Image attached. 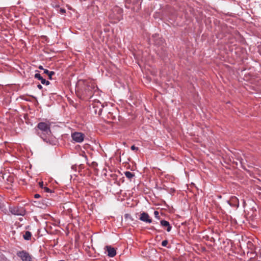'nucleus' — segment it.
<instances>
[{"instance_id":"nucleus-1","label":"nucleus","mask_w":261,"mask_h":261,"mask_svg":"<svg viewBox=\"0 0 261 261\" xmlns=\"http://www.w3.org/2000/svg\"><path fill=\"white\" fill-rule=\"evenodd\" d=\"M97 87L94 82L85 80H78L75 87L77 96L83 100L91 98Z\"/></svg>"},{"instance_id":"nucleus-2","label":"nucleus","mask_w":261,"mask_h":261,"mask_svg":"<svg viewBox=\"0 0 261 261\" xmlns=\"http://www.w3.org/2000/svg\"><path fill=\"white\" fill-rule=\"evenodd\" d=\"M50 122L46 120L38 123L35 128L36 134L39 136L45 142L49 144H55V139L51 136L50 130Z\"/></svg>"},{"instance_id":"nucleus-3","label":"nucleus","mask_w":261,"mask_h":261,"mask_svg":"<svg viewBox=\"0 0 261 261\" xmlns=\"http://www.w3.org/2000/svg\"><path fill=\"white\" fill-rule=\"evenodd\" d=\"M142 0H125V7L133 12H138L141 8Z\"/></svg>"},{"instance_id":"nucleus-4","label":"nucleus","mask_w":261,"mask_h":261,"mask_svg":"<svg viewBox=\"0 0 261 261\" xmlns=\"http://www.w3.org/2000/svg\"><path fill=\"white\" fill-rule=\"evenodd\" d=\"M123 9L118 6L114 7L112 10L110 17L114 21H119L123 18Z\"/></svg>"},{"instance_id":"nucleus-5","label":"nucleus","mask_w":261,"mask_h":261,"mask_svg":"<svg viewBox=\"0 0 261 261\" xmlns=\"http://www.w3.org/2000/svg\"><path fill=\"white\" fill-rule=\"evenodd\" d=\"M9 211L14 215L24 216L26 214V210L24 206L16 205L9 207Z\"/></svg>"},{"instance_id":"nucleus-6","label":"nucleus","mask_w":261,"mask_h":261,"mask_svg":"<svg viewBox=\"0 0 261 261\" xmlns=\"http://www.w3.org/2000/svg\"><path fill=\"white\" fill-rule=\"evenodd\" d=\"M104 106L99 101H94L92 103V111L95 114L100 116L101 114Z\"/></svg>"},{"instance_id":"nucleus-7","label":"nucleus","mask_w":261,"mask_h":261,"mask_svg":"<svg viewBox=\"0 0 261 261\" xmlns=\"http://www.w3.org/2000/svg\"><path fill=\"white\" fill-rule=\"evenodd\" d=\"M16 255L22 260V261H33V257L32 255L25 250L17 251Z\"/></svg>"},{"instance_id":"nucleus-8","label":"nucleus","mask_w":261,"mask_h":261,"mask_svg":"<svg viewBox=\"0 0 261 261\" xmlns=\"http://www.w3.org/2000/svg\"><path fill=\"white\" fill-rule=\"evenodd\" d=\"M72 139L77 143H81L84 141L85 135L82 133L74 132L71 134Z\"/></svg>"},{"instance_id":"nucleus-9","label":"nucleus","mask_w":261,"mask_h":261,"mask_svg":"<svg viewBox=\"0 0 261 261\" xmlns=\"http://www.w3.org/2000/svg\"><path fill=\"white\" fill-rule=\"evenodd\" d=\"M227 202L231 206L236 208H237L239 206V199L234 196H231L230 199L227 200Z\"/></svg>"},{"instance_id":"nucleus-10","label":"nucleus","mask_w":261,"mask_h":261,"mask_svg":"<svg viewBox=\"0 0 261 261\" xmlns=\"http://www.w3.org/2000/svg\"><path fill=\"white\" fill-rule=\"evenodd\" d=\"M139 219L147 223H150L152 222V219L150 218L148 214L144 212L140 214Z\"/></svg>"},{"instance_id":"nucleus-11","label":"nucleus","mask_w":261,"mask_h":261,"mask_svg":"<svg viewBox=\"0 0 261 261\" xmlns=\"http://www.w3.org/2000/svg\"><path fill=\"white\" fill-rule=\"evenodd\" d=\"M105 250L108 252L107 255L110 257H113L116 255V249L111 246L107 245L105 246Z\"/></svg>"},{"instance_id":"nucleus-12","label":"nucleus","mask_w":261,"mask_h":261,"mask_svg":"<svg viewBox=\"0 0 261 261\" xmlns=\"http://www.w3.org/2000/svg\"><path fill=\"white\" fill-rule=\"evenodd\" d=\"M34 77L40 81L42 84L48 85L50 84V82L48 81H46L38 73H36L35 74Z\"/></svg>"},{"instance_id":"nucleus-13","label":"nucleus","mask_w":261,"mask_h":261,"mask_svg":"<svg viewBox=\"0 0 261 261\" xmlns=\"http://www.w3.org/2000/svg\"><path fill=\"white\" fill-rule=\"evenodd\" d=\"M160 223L163 227L166 228V230L168 232H170L171 230L172 226L170 225L168 221L165 220H162L161 221Z\"/></svg>"},{"instance_id":"nucleus-14","label":"nucleus","mask_w":261,"mask_h":261,"mask_svg":"<svg viewBox=\"0 0 261 261\" xmlns=\"http://www.w3.org/2000/svg\"><path fill=\"white\" fill-rule=\"evenodd\" d=\"M32 233L29 231H26L23 235V238L25 240H30L32 237Z\"/></svg>"},{"instance_id":"nucleus-15","label":"nucleus","mask_w":261,"mask_h":261,"mask_svg":"<svg viewBox=\"0 0 261 261\" xmlns=\"http://www.w3.org/2000/svg\"><path fill=\"white\" fill-rule=\"evenodd\" d=\"M44 73H45L46 74H47L48 76L49 79L51 80L52 76L53 75H55V72L53 71H50L48 70L47 69H44Z\"/></svg>"},{"instance_id":"nucleus-16","label":"nucleus","mask_w":261,"mask_h":261,"mask_svg":"<svg viewBox=\"0 0 261 261\" xmlns=\"http://www.w3.org/2000/svg\"><path fill=\"white\" fill-rule=\"evenodd\" d=\"M125 176L129 180L135 176V174L130 172V171H125L124 172Z\"/></svg>"},{"instance_id":"nucleus-17","label":"nucleus","mask_w":261,"mask_h":261,"mask_svg":"<svg viewBox=\"0 0 261 261\" xmlns=\"http://www.w3.org/2000/svg\"><path fill=\"white\" fill-rule=\"evenodd\" d=\"M14 178L12 176L9 175L7 178V184L10 186L13 182Z\"/></svg>"},{"instance_id":"nucleus-18","label":"nucleus","mask_w":261,"mask_h":261,"mask_svg":"<svg viewBox=\"0 0 261 261\" xmlns=\"http://www.w3.org/2000/svg\"><path fill=\"white\" fill-rule=\"evenodd\" d=\"M168 244V241L167 240H164L162 242V246H163V247H167L168 248H169L170 247V246H167Z\"/></svg>"},{"instance_id":"nucleus-19","label":"nucleus","mask_w":261,"mask_h":261,"mask_svg":"<svg viewBox=\"0 0 261 261\" xmlns=\"http://www.w3.org/2000/svg\"><path fill=\"white\" fill-rule=\"evenodd\" d=\"M59 12L62 14H64L66 13V10L64 8H60Z\"/></svg>"},{"instance_id":"nucleus-20","label":"nucleus","mask_w":261,"mask_h":261,"mask_svg":"<svg viewBox=\"0 0 261 261\" xmlns=\"http://www.w3.org/2000/svg\"><path fill=\"white\" fill-rule=\"evenodd\" d=\"M130 148L132 150H134V151H138L139 150V148L135 146L134 145H132L131 146Z\"/></svg>"},{"instance_id":"nucleus-21","label":"nucleus","mask_w":261,"mask_h":261,"mask_svg":"<svg viewBox=\"0 0 261 261\" xmlns=\"http://www.w3.org/2000/svg\"><path fill=\"white\" fill-rule=\"evenodd\" d=\"M154 215L155 218L159 219V213L157 211L154 212Z\"/></svg>"},{"instance_id":"nucleus-22","label":"nucleus","mask_w":261,"mask_h":261,"mask_svg":"<svg viewBox=\"0 0 261 261\" xmlns=\"http://www.w3.org/2000/svg\"><path fill=\"white\" fill-rule=\"evenodd\" d=\"M44 191L47 193H51V190L47 187H45L44 188Z\"/></svg>"},{"instance_id":"nucleus-23","label":"nucleus","mask_w":261,"mask_h":261,"mask_svg":"<svg viewBox=\"0 0 261 261\" xmlns=\"http://www.w3.org/2000/svg\"><path fill=\"white\" fill-rule=\"evenodd\" d=\"M4 178H5V177H4L3 174L2 172H1L0 173V181H2V179H4Z\"/></svg>"},{"instance_id":"nucleus-24","label":"nucleus","mask_w":261,"mask_h":261,"mask_svg":"<svg viewBox=\"0 0 261 261\" xmlns=\"http://www.w3.org/2000/svg\"><path fill=\"white\" fill-rule=\"evenodd\" d=\"M39 186H40V188H41L42 189H44V187H43V181L39 182Z\"/></svg>"},{"instance_id":"nucleus-25","label":"nucleus","mask_w":261,"mask_h":261,"mask_svg":"<svg viewBox=\"0 0 261 261\" xmlns=\"http://www.w3.org/2000/svg\"><path fill=\"white\" fill-rule=\"evenodd\" d=\"M37 88H38L39 89H40V90H41V89L43 88V87H42V85H41L40 84H38V85H37Z\"/></svg>"},{"instance_id":"nucleus-26","label":"nucleus","mask_w":261,"mask_h":261,"mask_svg":"<svg viewBox=\"0 0 261 261\" xmlns=\"http://www.w3.org/2000/svg\"><path fill=\"white\" fill-rule=\"evenodd\" d=\"M40 197V195L38 194H36L35 195H34V197L35 198H39Z\"/></svg>"},{"instance_id":"nucleus-27","label":"nucleus","mask_w":261,"mask_h":261,"mask_svg":"<svg viewBox=\"0 0 261 261\" xmlns=\"http://www.w3.org/2000/svg\"><path fill=\"white\" fill-rule=\"evenodd\" d=\"M71 168L74 170H76V166L75 165H73L72 166Z\"/></svg>"},{"instance_id":"nucleus-28","label":"nucleus","mask_w":261,"mask_h":261,"mask_svg":"<svg viewBox=\"0 0 261 261\" xmlns=\"http://www.w3.org/2000/svg\"><path fill=\"white\" fill-rule=\"evenodd\" d=\"M39 69H41V70H44V69L43 68V66H41V65L39 66Z\"/></svg>"},{"instance_id":"nucleus-29","label":"nucleus","mask_w":261,"mask_h":261,"mask_svg":"<svg viewBox=\"0 0 261 261\" xmlns=\"http://www.w3.org/2000/svg\"><path fill=\"white\" fill-rule=\"evenodd\" d=\"M151 229L152 230H155L156 231H157L156 229L154 227H152Z\"/></svg>"},{"instance_id":"nucleus-30","label":"nucleus","mask_w":261,"mask_h":261,"mask_svg":"<svg viewBox=\"0 0 261 261\" xmlns=\"http://www.w3.org/2000/svg\"><path fill=\"white\" fill-rule=\"evenodd\" d=\"M127 216H128V214H126V215H125V217H127Z\"/></svg>"}]
</instances>
